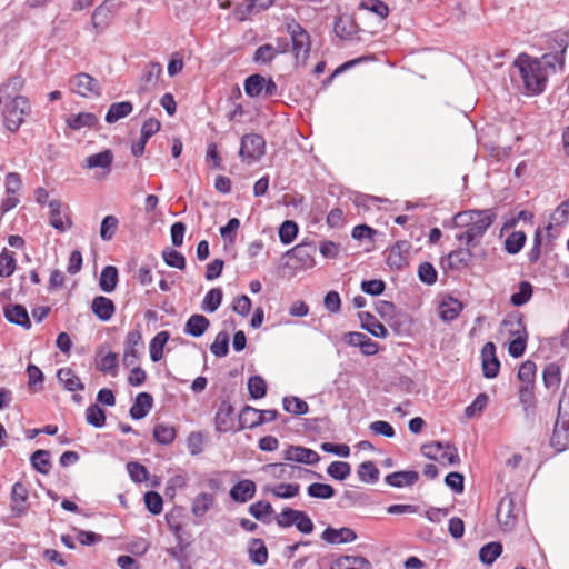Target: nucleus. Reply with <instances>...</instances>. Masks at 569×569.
Listing matches in <instances>:
<instances>
[{
  "label": "nucleus",
  "mask_w": 569,
  "mask_h": 569,
  "mask_svg": "<svg viewBox=\"0 0 569 569\" xmlns=\"http://www.w3.org/2000/svg\"><path fill=\"white\" fill-rule=\"evenodd\" d=\"M234 426V408L227 401L222 400L214 416V428L220 433L233 430Z\"/></svg>",
  "instance_id": "16"
},
{
  "label": "nucleus",
  "mask_w": 569,
  "mask_h": 569,
  "mask_svg": "<svg viewBox=\"0 0 569 569\" xmlns=\"http://www.w3.org/2000/svg\"><path fill=\"white\" fill-rule=\"evenodd\" d=\"M50 209V224L52 228L60 232H64L72 226V221L66 214L67 224L62 220V202L60 200H51L49 203Z\"/></svg>",
  "instance_id": "32"
},
{
  "label": "nucleus",
  "mask_w": 569,
  "mask_h": 569,
  "mask_svg": "<svg viewBox=\"0 0 569 569\" xmlns=\"http://www.w3.org/2000/svg\"><path fill=\"white\" fill-rule=\"evenodd\" d=\"M274 512L273 507L268 501H257L249 507V513L263 523H270V516Z\"/></svg>",
  "instance_id": "47"
},
{
  "label": "nucleus",
  "mask_w": 569,
  "mask_h": 569,
  "mask_svg": "<svg viewBox=\"0 0 569 569\" xmlns=\"http://www.w3.org/2000/svg\"><path fill=\"white\" fill-rule=\"evenodd\" d=\"M357 473L359 479L366 483H376L380 476L379 469L370 460L361 462L358 466Z\"/></svg>",
  "instance_id": "48"
},
{
  "label": "nucleus",
  "mask_w": 569,
  "mask_h": 569,
  "mask_svg": "<svg viewBox=\"0 0 569 569\" xmlns=\"http://www.w3.org/2000/svg\"><path fill=\"white\" fill-rule=\"evenodd\" d=\"M496 219L497 213L495 209H473L457 213L452 219L453 224L456 227H466V230L457 233L456 240L463 242L466 246H477Z\"/></svg>",
  "instance_id": "1"
},
{
  "label": "nucleus",
  "mask_w": 569,
  "mask_h": 569,
  "mask_svg": "<svg viewBox=\"0 0 569 569\" xmlns=\"http://www.w3.org/2000/svg\"><path fill=\"white\" fill-rule=\"evenodd\" d=\"M29 508V490L27 486L21 481L14 482L10 492L11 516L21 518L27 515Z\"/></svg>",
  "instance_id": "11"
},
{
  "label": "nucleus",
  "mask_w": 569,
  "mask_h": 569,
  "mask_svg": "<svg viewBox=\"0 0 569 569\" xmlns=\"http://www.w3.org/2000/svg\"><path fill=\"white\" fill-rule=\"evenodd\" d=\"M86 420L94 428H102L106 425V413L98 405H90L86 410Z\"/></svg>",
  "instance_id": "62"
},
{
  "label": "nucleus",
  "mask_w": 569,
  "mask_h": 569,
  "mask_svg": "<svg viewBox=\"0 0 569 569\" xmlns=\"http://www.w3.org/2000/svg\"><path fill=\"white\" fill-rule=\"evenodd\" d=\"M113 161V153L110 149L103 150L101 152L91 154L86 158L84 167L86 168H101L107 169L108 171L111 168Z\"/></svg>",
  "instance_id": "41"
},
{
  "label": "nucleus",
  "mask_w": 569,
  "mask_h": 569,
  "mask_svg": "<svg viewBox=\"0 0 569 569\" xmlns=\"http://www.w3.org/2000/svg\"><path fill=\"white\" fill-rule=\"evenodd\" d=\"M3 124L10 132H17L24 122V117L31 112L28 98H13L3 100Z\"/></svg>",
  "instance_id": "4"
},
{
  "label": "nucleus",
  "mask_w": 569,
  "mask_h": 569,
  "mask_svg": "<svg viewBox=\"0 0 569 569\" xmlns=\"http://www.w3.org/2000/svg\"><path fill=\"white\" fill-rule=\"evenodd\" d=\"M307 493L316 499H330L336 495L335 488L329 483L313 482L308 486Z\"/></svg>",
  "instance_id": "53"
},
{
  "label": "nucleus",
  "mask_w": 569,
  "mask_h": 569,
  "mask_svg": "<svg viewBox=\"0 0 569 569\" xmlns=\"http://www.w3.org/2000/svg\"><path fill=\"white\" fill-rule=\"evenodd\" d=\"M177 436L176 429L166 423H158L153 428V438L160 445H170Z\"/></svg>",
  "instance_id": "51"
},
{
  "label": "nucleus",
  "mask_w": 569,
  "mask_h": 569,
  "mask_svg": "<svg viewBox=\"0 0 569 569\" xmlns=\"http://www.w3.org/2000/svg\"><path fill=\"white\" fill-rule=\"evenodd\" d=\"M330 569H371V563L361 556H341Z\"/></svg>",
  "instance_id": "33"
},
{
  "label": "nucleus",
  "mask_w": 569,
  "mask_h": 569,
  "mask_svg": "<svg viewBox=\"0 0 569 569\" xmlns=\"http://www.w3.org/2000/svg\"><path fill=\"white\" fill-rule=\"evenodd\" d=\"M32 468L42 475H48L52 468L50 451L44 449L36 450L30 457Z\"/></svg>",
  "instance_id": "38"
},
{
  "label": "nucleus",
  "mask_w": 569,
  "mask_h": 569,
  "mask_svg": "<svg viewBox=\"0 0 569 569\" xmlns=\"http://www.w3.org/2000/svg\"><path fill=\"white\" fill-rule=\"evenodd\" d=\"M223 298V291L221 288H212L210 289L202 302H201V309L206 312H214L221 305Z\"/></svg>",
  "instance_id": "49"
},
{
  "label": "nucleus",
  "mask_w": 569,
  "mask_h": 569,
  "mask_svg": "<svg viewBox=\"0 0 569 569\" xmlns=\"http://www.w3.org/2000/svg\"><path fill=\"white\" fill-rule=\"evenodd\" d=\"M359 30L357 22L351 17L339 16L335 20L333 32L341 40H351Z\"/></svg>",
  "instance_id": "24"
},
{
  "label": "nucleus",
  "mask_w": 569,
  "mask_h": 569,
  "mask_svg": "<svg viewBox=\"0 0 569 569\" xmlns=\"http://www.w3.org/2000/svg\"><path fill=\"white\" fill-rule=\"evenodd\" d=\"M532 295L533 286L529 281L522 280L518 284V291L511 295L510 303L515 307H521L530 301Z\"/></svg>",
  "instance_id": "45"
},
{
  "label": "nucleus",
  "mask_w": 569,
  "mask_h": 569,
  "mask_svg": "<svg viewBox=\"0 0 569 569\" xmlns=\"http://www.w3.org/2000/svg\"><path fill=\"white\" fill-rule=\"evenodd\" d=\"M521 506H518L512 495L508 493L501 498L498 503L496 517L503 531L512 530L517 522Z\"/></svg>",
  "instance_id": "7"
},
{
  "label": "nucleus",
  "mask_w": 569,
  "mask_h": 569,
  "mask_svg": "<svg viewBox=\"0 0 569 569\" xmlns=\"http://www.w3.org/2000/svg\"><path fill=\"white\" fill-rule=\"evenodd\" d=\"M91 311L99 320L106 322L113 317L116 305L110 298L97 296L91 302Z\"/></svg>",
  "instance_id": "21"
},
{
  "label": "nucleus",
  "mask_w": 569,
  "mask_h": 569,
  "mask_svg": "<svg viewBox=\"0 0 569 569\" xmlns=\"http://www.w3.org/2000/svg\"><path fill=\"white\" fill-rule=\"evenodd\" d=\"M482 373L487 379H493L499 375L500 361L496 355V345L491 341L485 343L481 349Z\"/></svg>",
  "instance_id": "14"
},
{
  "label": "nucleus",
  "mask_w": 569,
  "mask_h": 569,
  "mask_svg": "<svg viewBox=\"0 0 569 569\" xmlns=\"http://www.w3.org/2000/svg\"><path fill=\"white\" fill-rule=\"evenodd\" d=\"M472 257L473 253L469 248H458L441 259V267L456 271L462 270L471 264Z\"/></svg>",
  "instance_id": "15"
},
{
  "label": "nucleus",
  "mask_w": 569,
  "mask_h": 569,
  "mask_svg": "<svg viewBox=\"0 0 569 569\" xmlns=\"http://www.w3.org/2000/svg\"><path fill=\"white\" fill-rule=\"evenodd\" d=\"M359 9L370 11L381 19H386L390 12L389 7L381 0H361Z\"/></svg>",
  "instance_id": "59"
},
{
  "label": "nucleus",
  "mask_w": 569,
  "mask_h": 569,
  "mask_svg": "<svg viewBox=\"0 0 569 569\" xmlns=\"http://www.w3.org/2000/svg\"><path fill=\"white\" fill-rule=\"evenodd\" d=\"M162 259L167 266L183 270L186 268L184 256L172 248H166L162 251Z\"/></svg>",
  "instance_id": "61"
},
{
  "label": "nucleus",
  "mask_w": 569,
  "mask_h": 569,
  "mask_svg": "<svg viewBox=\"0 0 569 569\" xmlns=\"http://www.w3.org/2000/svg\"><path fill=\"white\" fill-rule=\"evenodd\" d=\"M287 31L290 34L291 51L293 52L297 62L306 64L311 50L310 34L299 22L295 20L287 26Z\"/></svg>",
  "instance_id": "6"
},
{
  "label": "nucleus",
  "mask_w": 569,
  "mask_h": 569,
  "mask_svg": "<svg viewBox=\"0 0 569 569\" xmlns=\"http://www.w3.org/2000/svg\"><path fill=\"white\" fill-rule=\"evenodd\" d=\"M283 459L287 461H293L298 463L313 466L319 462L320 456L317 451L302 447L290 445L282 453Z\"/></svg>",
  "instance_id": "13"
},
{
  "label": "nucleus",
  "mask_w": 569,
  "mask_h": 569,
  "mask_svg": "<svg viewBox=\"0 0 569 569\" xmlns=\"http://www.w3.org/2000/svg\"><path fill=\"white\" fill-rule=\"evenodd\" d=\"M230 337L227 331H220L210 346V351L218 358H223L229 352Z\"/></svg>",
  "instance_id": "56"
},
{
  "label": "nucleus",
  "mask_w": 569,
  "mask_h": 569,
  "mask_svg": "<svg viewBox=\"0 0 569 569\" xmlns=\"http://www.w3.org/2000/svg\"><path fill=\"white\" fill-rule=\"evenodd\" d=\"M501 326L508 330L510 337H529L525 322V315L520 311L508 313L501 321Z\"/></svg>",
  "instance_id": "17"
},
{
  "label": "nucleus",
  "mask_w": 569,
  "mask_h": 569,
  "mask_svg": "<svg viewBox=\"0 0 569 569\" xmlns=\"http://www.w3.org/2000/svg\"><path fill=\"white\" fill-rule=\"evenodd\" d=\"M277 53L271 43H264L258 47L253 53L252 61L258 64H271Z\"/></svg>",
  "instance_id": "55"
},
{
  "label": "nucleus",
  "mask_w": 569,
  "mask_h": 569,
  "mask_svg": "<svg viewBox=\"0 0 569 569\" xmlns=\"http://www.w3.org/2000/svg\"><path fill=\"white\" fill-rule=\"evenodd\" d=\"M299 227L297 222L292 220H286L279 228V239L282 244H290L297 238Z\"/></svg>",
  "instance_id": "58"
},
{
  "label": "nucleus",
  "mask_w": 569,
  "mask_h": 569,
  "mask_svg": "<svg viewBox=\"0 0 569 569\" xmlns=\"http://www.w3.org/2000/svg\"><path fill=\"white\" fill-rule=\"evenodd\" d=\"M569 46L567 33L556 34L549 41V52L543 53L540 58H533L538 64L542 67L549 74L562 71L565 68L566 51Z\"/></svg>",
  "instance_id": "3"
},
{
  "label": "nucleus",
  "mask_w": 569,
  "mask_h": 569,
  "mask_svg": "<svg viewBox=\"0 0 569 569\" xmlns=\"http://www.w3.org/2000/svg\"><path fill=\"white\" fill-rule=\"evenodd\" d=\"M153 407V397L149 392H140L137 395L133 405L129 410V415L134 420L147 417Z\"/></svg>",
  "instance_id": "25"
},
{
  "label": "nucleus",
  "mask_w": 569,
  "mask_h": 569,
  "mask_svg": "<svg viewBox=\"0 0 569 569\" xmlns=\"http://www.w3.org/2000/svg\"><path fill=\"white\" fill-rule=\"evenodd\" d=\"M513 67L519 71L523 93L539 96L546 90L550 74L532 57L527 53L519 54L513 61Z\"/></svg>",
  "instance_id": "2"
},
{
  "label": "nucleus",
  "mask_w": 569,
  "mask_h": 569,
  "mask_svg": "<svg viewBox=\"0 0 569 569\" xmlns=\"http://www.w3.org/2000/svg\"><path fill=\"white\" fill-rule=\"evenodd\" d=\"M261 413L259 409H256L249 405H246L239 413L238 422L239 430L253 429L263 425V419L260 418Z\"/></svg>",
  "instance_id": "28"
},
{
  "label": "nucleus",
  "mask_w": 569,
  "mask_h": 569,
  "mask_svg": "<svg viewBox=\"0 0 569 569\" xmlns=\"http://www.w3.org/2000/svg\"><path fill=\"white\" fill-rule=\"evenodd\" d=\"M282 406L284 411L289 413H293L296 416H301L308 412L309 406L308 403L295 396H287L282 399Z\"/></svg>",
  "instance_id": "52"
},
{
  "label": "nucleus",
  "mask_w": 569,
  "mask_h": 569,
  "mask_svg": "<svg viewBox=\"0 0 569 569\" xmlns=\"http://www.w3.org/2000/svg\"><path fill=\"white\" fill-rule=\"evenodd\" d=\"M210 327V321L203 315L194 313L187 320L183 331L192 337H201Z\"/></svg>",
  "instance_id": "30"
},
{
  "label": "nucleus",
  "mask_w": 569,
  "mask_h": 569,
  "mask_svg": "<svg viewBox=\"0 0 569 569\" xmlns=\"http://www.w3.org/2000/svg\"><path fill=\"white\" fill-rule=\"evenodd\" d=\"M361 328L377 338H387V328L369 311H360L358 313Z\"/></svg>",
  "instance_id": "23"
},
{
  "label": "nucleus",
  "mask_w": 569,
  "mask_h": 569,
  "mask_svg": "<svg viewBox=\"0 0 569 569\" xmlns=\"http://www.w3.org/2000/svg\"><path fill=\"white\" fill-rule=\"evenodd\" d=\"M239 158L248 166L259 162L266 154V139L259 133H246L240 140Z\"/></svg>",
  "instance_id": "5"
},
{
  "label": "nucleus",
  "mask_w": 569,
  "mask_h": 569,
  "mask_svg": "<svg viewBox=\"0 0 569 569\" xmlns=\"http://www.w3.org/2000/svg\"><path fill=\"white\" fill-rule=\"evenodd\" d=\"M57 379L68 391L84 390V385L71 368H60L57 372Z\"/></svg>",
  "instance_id": "29"
},
{
  "label": "nucleus",
  "mask_w": 569,
  "mask_h": 569,
  "mask_svg": "<svg viewBox=\"0 0 569 569\" xmlns=\"http://www.w3.org/2000/svg\"><path fill=\"white\" fill-rule=\"evenodd\" d=\"M170 339L169 331L158 332L149 343L150 359L153 362L160 361L163 357V348Z\"/></svg>",
  "instance_id": "42"
},
{
  "label": "nucleus",
  "mask_w": 569,
  "mask_h": 569,
  "mask_svg": "<svg viewBox=\"0 0 569 569\" xmlns=\"http://www.w3.org/2000/svg\"><path fill=\"white\" fill-rule=\"evenodd\" d=\"M119 282L118 269L114 266H106L99 278V287L103 292H112Z\"/></svg>",
  "instance_id": "37"
},
{
  "label": "nucleus",
  "mask_w": 569,
  "mask_h": 569,
  "mask_svg": "<svg viewBox=\"0 0 569 569\" xmlns=\"http://www.w3.org/2000/svg\"><path fill=\"white\" fill-rule=\"evenodd\" d=\"M67 124L71 130L78 131L82 128H97L99 119L92 112H80L78 114H71L67 119Z\"/></svg>",
  "instance_id": "31"
},
{
  "label": "nucleus",
  "mask_w": 569,
  "mask_h": 569,
  "mask_svg": "<svg viewBox=\"0 0 569 569\" xmlns=\"http://www.w3.org/2000/svg\"><path fill=\"white\" fill-rule=\"evenodd\" d=\"M256 491V483L250 479H244L237 482L230 489L229 495L234 502L244 503L254 497Z\"/></svg>",
  "instance_id": "22"
},
{
  "label": "nucleus",
  "mask_w": 569,
  "mask_h": 569,
  "mask_svg": "<svg viewBox=\"0 0 569 569\" xmlns=\"http://www.w3.org/2000/svg\"><path fill=\"white\" fill-rule=\"evenodd\" d=\"M316 244L312 241H302L286 251L284 257L296 260L295 269H308L315 266Z\"/></svg>",
  "instance_id": "10"
},
{
  "label": "nucleus",
  "mask_w": 569,
  "mask_h": 569,
  "mask_svg": "<svg viewBox=\"0 0 569 569\" xmlns=\"http://www.w3.org/2000/svg\"><path fill=\"white\" fill-rule=\"evenodd\" d=\"M3 316L9 322L21 326L27 330L32 326L28 310L22 305L16 303L6 306L3 308Z\"/></svg>",
  "instance_id": "19"
},
{
  "label": "nucleus",
  "mask_w": 569,
  "mask_h": 569,
  "mask_svg": "<svg viewBox=\"0 0 569 569\" xmlns=\"http://www.w3.org/2000/svg\"><path fill=\"white\" fill-rule=\"evenodd\" d=\"M550 446L558 452H562L569 448V430L553 428L552 436L550 438Z\"/></svg>",
  "instance_id": "64"
},
{
  "label": "nucleus",
  "mask_w": 569,
  "mask_h": 569,
  "mask_svg": "<svg viewBox=\"0 0 569 569\" xmlns=\"http://www.w3.org/2000/svg\"><path fill=\"white\" fill-rule=\"evenodd\" d=\"M119 8L120 2L117 0H104L94 9L92 12L91 21L98 33L102 32L110 26Z\"/></svg>",
  "instance_id": "9"
},
{
  "label": "nucleus",
  "mask_w": 569,
  "mask_h": 569,
  "mask_svg": "<svg viewBox=\"0 0 569 569\" xmlns=\"http://www.w3.org/2000/svg\"><path fill=\"white\" fill-rule=\"evenodd\" d=\"M276 0H246L243 3H238L233 10L232 16L239 22L250 20L252 16L268 10L273 6Z\"/></svg>",
  "instance_id": "12"
},
{
  "label": "nucleus",
  "mask_w": 569,
  "mask_h": 569,
  "mask_svg": "<svg viewBox=\"0 0 569 569\" xmlns=\"http://www.w3.org/2000/svg\"><path fill=\"white\" fill-rule=\"evenodd\" d=\"M419 480V473L415 470L396 471L386 476L387 485L395 488L410 487Z\"/></svg>",
  "instance_id": "26"
},
{
  "label": "nucleus",
  "mask_w": 569,
  "mask_h": 569,
  "mask_svg": "<svg viewBox=\"0 0 569 569\" xmlns=\"http://www.w3.org/2000/svg\"><path fill=\"white\" fill-rule=\"evenodd\" d=\"M162 73V64L160 62L148 63L140 78L139 91H148L156 87L160 76Z\"/></svg>",
  "instance_id": "27"
},
{
  "label": "nucleus",
  "mask_w": 569,
  "mask_h": 569,
  "mask_svg": "<svg viewBox=\"0 0 569 569\" xmlns=\"http://www.w3.org/2000/svg\"><path fill=\"white\" fill-rule=\"evenodd\" d=\"M327 473L338 481L346 480L351 473V466L346 461H333L327 468Z\"/></svg>",
  "instance_id": "57"
},
{
  "label": "nucleus",
  "mask_w": 569,
  "mask_h": 569,
  "mask_svg": "<svg viewBox=\"0 0 569 569\" xmlns=\"http://www.w3.org/2000/svg\"><path fill=\"white\" fill-rule=\"evenodd\" d=\"M69 88L71 92L83 98H98L101 96L99 81L86 72H79L70 78Z\"/></svg>",
  "instance_id": "8"
},
{
  "label": "nucleus",
  "mask_w": 569,
  "mask_h": 569,
  "mask_svg": "<svg viewBox=\"0 0 569 569\" xmlns=\"http://www.w3.org/2000/svg\"><path fill=\"white\" fill-rule=\"evenodd\" d=\"M321 538L328 543L337 545L355 541L357 539V533L349 527H342L339 529L327 527L322 531Z\"/></svg>",
  "instance_id": "20"
},
{
  "label": "nucleus",
  "mask_w": 569,
  "mask_h": 569,
  "mask_svg": "<svg viewBox=\"0 0 569 569\" xmlns=\"http://www.w3.org/2000/svg\"><path fill=\"white\" fill-rule=\"evenodd\" d=\"M526 241L527 236L523 231H513L505 240V250L509 254H517L522 250Z\"/></svg>",
  "instance_id": "50"
},
{
  "label": "nucleus",
  "mask_w": 569,
  "mask_h": 569,
  "mask_svg": "<svg viewBox=\"0 0 569 569\" xmlns=\"http://www.w3.org/2000/svg\"><path fill=\"white\" fill-rule=\"evenodd\" d=\"M543 385L547 389H558L561 383V367L557 362L547 363L542 372Z\"/></svg>",
  "instance_id": "39"
},
{
  "label": "nucleus",
  "mask_w": 569,
  "mask_h": 569,
  "mask_svg": "<svg viewBox=\"0 0 569 569\" xmlns=\"http://www.w3.org/2000/svg\"><path fill=\"white\" fill-rule=\"evenodd\" d=\"M536 372V363L531 360H526L519 367L518 379L521 381V385L535 386Z\"/></svg>",
  "instance_id": "54"
},
{
  "label": "nucleus",
  "mask_w": 569,
  "mask_h": 569,
  "mask_svg": "<svg viewBox=\"0 0 569 569\" xmlns=\"http://www.w3.org/2000/svg\"><path fill=\"white\" fill-rule=\"evenodd\" d=\"M248 552L249 559L254 565L262 566L268 561L269 552L263 540L260 538L250 539Z\"/></svg>",
  "instance_id": "36"
},
{
  "label": "nucleus",
  "mask_w": 569,
  "mask_h": 569,
  "mask_svg": "<svg viewBox=\"0 0 569 569\" xmlns=\"http://www.w3.org/2000/svg\"><path fill=\"white\" fill-rule=\"evenodd\" d=\"M463 310V305L456 298L448 297L439 306V316L443 321L450 322L459 317Z\"/></svg>",
  "instance_id": "35"
},
{
  "label": "nucleus",
  "mask_w": 569,
  "mask_h": 569,
  "mask_svg": "<svg viewBox=\"0 0 569 569\" xmlns=\"http://www.w3.org/2000/svg\"><path fill=\"white\" fill-rule=\"evenodd\" d=\"M24 80L21 76L14 74L9 77L7 82L0 86V98L3 100L13 99V98H24L20 96L19 92L23 88Z\"/></svg>",
  "instance_id": "34"
},
{
  "label": "nucleus",
  "mask_w": 569,
  "mask_h": 569,
  "mask_svg": "<svg viewBox=\"0 0 569 569\" xmlns=\"http://www.w3.org/2000/svg\"><path fill=\"white\" fill-rule=\"evenodd\" d=\"M264 77L260 73L250 74L244 79L243 88L249 98H258L263 94Z\"/></svg>",
  "instance_id": "44"
},
{
  "label": "nucleus",
  "mask_w": 569,
  "mask_h": 569,
  "mask_svg": "<svg viewBox=\"0 0 569 569\" xmlns=\"http://www.w3.org/2000/svg\"><path fill=\"white\" fill-rule=\"evenodd\" d=\"M502 543L499 541L486 543L479 550V559L482 563L490 566L502 553Z\"/></svg>",
  "instance_id": "46"
},
{
  "label": "nucleus",
  "mask_w": 569,
  "mask_h": 569,
  "mask_svg": "<svg viewBox=\"0 0 569 569\" xmlns=\"http://www.w3.org/2000/svg\"><path fill=\"white\" fill-rule=\"evenodd\" d=\"M119 226V220L116 216L109 214L106 216L100 226V237L104 241H110L113 236L116 234V231Z\"/></svg>",
  "instance_id": "63"
},
{
  "label": "nucleus",
  "mask_w": 569,
  "mask_h": 569,
  "mask_svg": "<svg viewBox=\"0 0 569 569\" xmlns=\"http://www.w3.org/2000/svg\"><path fill=\"white\" fill-rule=\"evenodd\" d=\"M118 355L116 352H109L98 361L97 369L103 373L116 376L118 372Z\"/></svg>",
  "instance_id": "60"
},
{
  "label": "nucleus",
  "mask_w": 569,
  "mask_h": 569,
  "mask_svg": "<svg viewBox=\"0 0 569 569\" xmlns=\"http://www.w3.org/2000/svg\"><path fill=\"white\" fill-rule=\"evenodd\" d=\"M214 497L208 492L199 493L192 501L191 512L197 518H202L213 506Z\"/></svg>",
  "instance_id": "43"
},
{
  "label": "nucleus",
  "mask_w": 569,
  "mask_h": 569,
  "mask_svg": "<svg viewBox=\"0 0 569 569\" xmlns=\"http://www.w3.org/2000/svg\"><path fill=\"white\" fill-rule=\"evenodd\" d=\"M411 249V243L407 240H398L389 251L387 257V264L392 268L400 270L407 264V259L403 253H408Z\"/></svg>",
  "instance_id": "18"
},
{
  "label": "nucleus",
  "mask_w": 569,
  "mask_h": 569,
  "mask_svg": "<svg viewBox=\"0 0 569 569\" xmlns=\"http://www.w3.org/2000/svg\"><path fill=\"white\" fill-rule=\"evenodd\" d=\"M132 110L133 104L130 101L114 102L110 104L104 120L107 123H114L118 120L129 116L132 112Z\"/></svg>",
  "instance_id": "40"
}]
</instances>
